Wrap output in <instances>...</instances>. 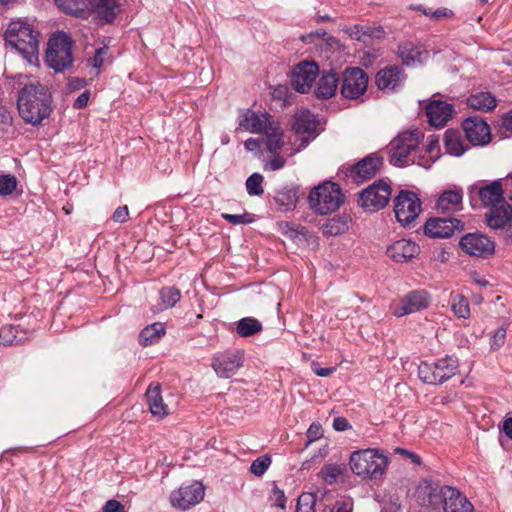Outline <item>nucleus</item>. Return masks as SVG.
<instances>
[{
    "label": "nucleus",
    "mask_w": 512,
    "mask_h": 512,
    "mask_svg": "<svg viewBox=\"0 0 512 512\" xmlns=\"http://www.w3.org/2000/svg\"><path fill=\"white\" fill-rule=\"evenodd\" d=\"M450 305L453 313L463 319H467L470 316L469 302L466 297L461 294L450 295Z\"/></svg>",
    "instance_id": "nucleus-39"
},
{
    "label": "nucleus",
    "mask_w": 512,
    "mask_h": 512,
    "mask_svg": "<svg viewBox=\"0 0 512 512\" xmlns=\"http://www.w3.org/2000/svg\"><path fill=\"white\" fill-rule=\"evenodd\" d=\"M506 338V329L500 327L495 331L493 336L491 337V348L496 350L499 349L505 342Z\"/></svg>",
    "instance_id": "nucleus-51"
},
{
    "label": "nucleus",
    "mask_w": 512,
    "mask_h": 512,
    "mask_svg": "<svg viewBox=\"0 0 512 512\" xmlns=\"http://www.w3.org/2000/svg\"><path fill=\"white\" fill-rule=\"evenodd\" d=\"M262 330V324L255 318L245 317L238 321L236 331L241 337L252 336Z\"/></svg>",
    "instance_id": "nucleus-38"
},
{
    "label": "nucleus",
    "mask_w": 512,
    "mask_h": 512,
    "mask_svg": "<svg viewBox=\"0 0 512 512\" xmlns=\"http://www.w3.org/2000/svg\"><path fill=\"white\" fill-rule=\"evenodd\" d=\"M269 115H258L255 112L247 111L239 118V126L251 133H263L270 124Z\"/></svg>",
    "instance_id": "nucleus-25"
},
{
    "label": "nucleus",
    "mask_w": 512,
    "mask_h": 512,
    "mask_svg": "<svg viewBox=\"0 0 512 512\" xmlns=\"http://www.w3.org/2000/svg\"><path fill=\"white\" fill-rule=\"evenodd\" d=\"M263 176L259 173H253L246 180V190L251 196L262 195L264 190L262 188Z\"/></svg>",
    "instance_id": "nucleus-45"
},
{
    "label": "nucleus",
    "mask_w": 512,
    "mask_h": 512,
    "mask_svg": "<svg viewBox=\"0 0 512 512\" xmlns=\"http://www.w3.org/2000/svg\"><path fill=\"white\" fill-rule=\"evenodd\" d=\"M458 360L452 356L432 363L422 362L418 367L419 378L427 384L439 385L453 377L458 371Z\"/></svg>",
    "instance_id": "nucleus-7"
},
{
    "label": "nucleus",
    "mask_w": 512,
    "mask_h": 512,
    "mask_svg": "<svg viewBox=\"0 0 512 512\" xmlns=\"http://www.w3.org/2000/svg\"><path fill=\"white\" fill-rule=\"evenodd\" d=\"M505 245H512V220L499 232Z\"/></svg>",
    "instance_id": "nucleus-55"
},
{
    "label": "nucleus",
    "mask_w": 512,
    "mask_h": 512,
    "mask_svg": "<svg viewBox=\"0 0 512 512\" xmlns=\"http://www.w3.org/2000/svg\"><path fill=\"white\" fill-rule=\"evenodd\" d=\"M391 191L387 182L376 181L360 193V205L369 211L380 210L388 204Z\"/></svg>",
    "instance_id": "nucleus-11"
},
{
    "label": "nucleus",
    "mask_w": 512,
    "mask_h": 512,
    "mask_svg": "<svg viewBox=\"0 0 512 512\" xmlns=\"http://www.w3.org/2000/svg\"><path fill=\"white\" fill-rule=\"evenodd\" d=\"M86 86V81L81 78L71 79L68 83L70 91L80 90Z\"/></svg>",
    "instance_id": "nucleus-61"
},
{
    "label": "nucleus",
    "mask_w": 512,
    "mask_h": 512,
    "mask_svg": "<svg viewBox=\"0 0 512 512\" xmlns=\"http://www.w3.org/2000/svg\"><path fill=\"white\" fill-rule=\"evenodd\" d=\"M462 198L460 189L444 191L437 200V208L443 212L458 211L462 207Z\"/></svg>",
    "instance_id": "nucleus-30"
},
{
    "label": "nucleus",
    "mask_w": 512,
    "mask_h": 512,
    "mask_svg": "<svg viewBox=\"0 0 512 512\" xmlns=\"http://www.w3.org/2000/svg\"><path fill=\"white\" fill-rule=\"evenodd\" d=\"M467 104L475 110L489 112L496 107L497 100L490 92H477L468 97Z\"/></svg>",
    "instance_id": "nucleus-31"
},
{
    "label": "nucleus",
    "mask_w": 512,
    "mask_h": 512,
    "mask_svg": "<svg viewBox=\"0 0 512 512\" xmlns=\"http://www.w3.org/2000/svg\"><path fill=\"white\" fill-rule=\"evenodd\" d=\"M418 504L429 512H474L473 505L450 486L423 479L415 492Z\"/></svg>",
    "instance_id": "nucleus-1"
},
{
    "label": "nucleus",
    "mask_w": 512,
    "mask_h": 512,
    "mask_svg": "<svg viewBox=\"0 0 512 512\" xmlns=\"http://www.w3.org/2000/svg\"><path fill=\"white\" fill-rule=\"evenodd\" d=\"M318 121L313 113L308 110H301L295 114L293 129L297 134L316 135Z\"/></svg>",
    "instance_id": "nucleus-28"
},
{
    "label": "nucleus",
    "mask_w": 512,
    "mask_h": 512,
    "mask_svg": "<svg viewBox=\"0 0 512 512\" xmlns=\"http://www.w3.org/2000/svg\"><path fill=\"white\" fill-rule=\"evenodd\" d=\"M478 195L484 206L492 207V205L502 204L505 201L503 197V186L501 180H495L490 184L480 187Z\"/></svg>",
    "instance_id": "nucleus-26"
},
{
    "label": "nucleus",
    "mask_w": 512,
    "mask_h": 512,
    "mask_svg": "<svg viewBox=\"0 0 512 512\" xmlns=\"http://www.w3.org/2000/svg\"><path fill=\"white\" fill-rule=\"evenodd\" d=\"M454 114L453 105L442 101L432 100L426 106L428 122L434 127H443Z\"/></svg>",
    "instance_id": "nucleus-21"
},
{
    "label": "nucleus",
    "mask_w": 512,
    "mask_h": 512,
    "mask_svg": "<svg viewBox=\"0 0 512 512\" xmlns=\"http://www.w3.org/2000/svg\"><path fill=\"white\" fill-rule=\"evenodd\" d=\"M460 248L468 255L487 258L495 251V243L482 233H468L459 242Z\"/></svg>",
    "instance_id": "nucleus-12"
},
{
    "label": "nucleus",
    "mask_w": 512,
    "mask_h": 512,
    "mask_svg": "<svg viewBox=\"0 0 512 512\" xmlns=\"http://www.w3.org/2000/svg\"><path fill=\"white\" fill-rule=\"evenodd\" d=\"M368 76L358 67L346 68L342 73L341 95L346 99H358L367 90Z\"/></svg>",
    "instance_id": "nucleus-10"
},
{
    "label": "nucleus",
    "mask_w": 512,
    "mask_h": 512,
    "mask_svg": "<svg viewBox=\"0 0 512 512\" xmlns=\"http://www.w3.org/2000/svg\"><path fill=\"white\" fill-rule=\"evenodd\" d=\"M382 166L383 158L376 153H372L349 167L346 175L351 177L353 182L360 183L373 178Z\"/></svg>",
    "instance_id": "nucleus-14"
},
{
    "label": "nucleus",
    "mask_w": 512,
    "mask_h": 512,
    "mask_svg": "<svg viewBox=\"0 0 512 512\" xmlns=\"http://www.w3.org/2000/svg\"><path fill=\"white\" fill-rule=\"evenodd\" d=\"M421 211V201L411 191H401L394 199V212L398 222L410 225Z\"/></svg>",
    "instance_id": "nucleus-9"
},
{
    "label": "nucleus",
    "mask_w": 512,
    "mask_h": 512,
    "mask_svg": "<svg viewBox=\"0 0 512 512\" xmlns=\"http://www.w3.org/2000/svg\"><path fill=\"white\" fill-rule=\"evenodd\" d=\"M467 140L474 146L486 145L491 139V131L486 121L478 116L468 117L462 123Z\"/></svg>",
    "instance_id": "nucleus-17"
},
{
    "label": "nucleus",
    "mask_w": 512,
    "mask_h": 512,
    "mask_svg": "<svg viewBox=\"0 0 512 512\" xmlns=\"http://www.w3.org/2000/svg\"><path fill=\"white\" fill-rule=\"evenodd\" d=\"M204 497V487L200 482L183 485L170 495V503L180 510H187L198 504Z\"/></svg>",
    "instance_id": "nucleus-13"
},
{
    "label": "nucleus",
    "mask_w": 512,
    "mask_h": 512,
    "mask_svg": "<svg viewBox=\"0 0 512 512\" xmlns=\"http://www.w3.org/2000/svg\"><path fill=\"white\" fill-rule=\"evenodd\" d=\"M318 75L319 67L315 62L303 61L295 66L291 84L297 92L307 93Z\"/></svg>",
    "instance_id": "nucleus-16"
},
{
    "label": "nucleus",
    "mask_w": 512,
    "mask_h": 512,
    "mask_svg": "<svg viewBox=\"0 0 512 512\" xmlns=\"http://www.w3.org/2000/svg\"><path fill=\"white\" fill-rule=\"evenodd\" d=\"M15 331L16 328L12 325L3 326L0 329V342L5 346L13 345L16 338Z\"/></svg>",
    "instance_id": "nucleus-49"
},
{
    "label": "nucleus",
    "mask_w": 512,
    "mask_h": 512,
    "mask_svg": "<svg viewBox=\"0 0 512 512\" xmlns=\"http://www.w3.org/2000/svg\"><path fill=\"white\" fill-rule=\"evenodd\" d=\"M73 41L65 32H57L48 41L46 63L55 72H64L73 64Z\"/></svg>",
    "instance_id": "nucleus-6"
},
{
    "label": "nucleus",
    "mask_w": 512,
    "mask_h": 512,
    "mask_svg": "<svg viewBox=\"0 0 512 512\" xmlns=\"http://www.w3.org/2000/svg\"><path fill=\"white\" fill-rule=\"evenodd\" d=\"M146 397L149 410L154 416L163 418L168 415V407L163 401L159 384H151L146 391Z\"/></svg>",
    "instance_id": "nucleus-29"
},
{
    "label": "nucleus",
    "mask_w": 512,
    "mask_h": 512,
    "mask_svg": "<svg viewBox=\"0 0 512 512\" xmlns=\"http://www.w3.org/2000/svg\"><path fill=\"white\" fill-rule=\"evenodd\" d=\"M270 464H271V459L269 456L258 457L257 459H255L252 462V464L250 466V471L255 476H262L267 471Z\"/></svg>",
    "instance_id": "nucleus-48"
},
{
    "label": "nucleus",
    "mask_w": 512,
    "mask_h": 512,
    "mask_svg": "<svg viewBox=\"0 0 512 512\" xmlns=\"http://www.w3.org/2000/svg\"><path fill=\"white\" fill-rule=\"evenodd\" d=\"M343 469L338 464H326L322 467L319 476L326 484H333L342 474Z\"/></svg>",
    "instance_id": "nucleus-42"
},
{
    "label": "nucleus",
    "mask_w": 512,
    "mask_h": 512,
    "mask_svg": "<svg viewBox=\"0 0 512 512\" xmlns=\"http://www.w3.org/2000/svg\"><path fill=\"white\" fill-rule=\"evenodd\" d=\"M52 96L40 83L25 85L18 93L17 107L24 122L39 126L52 112Z\"/></svg>",
    "instance_id": "nucleus-2"
},
{
    "label": "nucleus",
    "mask_w": 512,
    "mask_h": 512,
    "mask_svg": "<svg viewBox=\"0 0 512 512\" xmlns=\"http://www.w3.org/2000/svg\"><path fill=\"white\" fill-rule=\"evenodd\" d=\"M333 428L337 431H345L349 428V423L344 417H336L333 420Z\"/></svg>",
    "instance_id": "nucleus-59"
},
{
    "label": "nucleus",
    "mask_w": 512,
    "mask_h": 512,
    "mask_svg": "<svg viewBox=\"0 0 512 512\" xmlns=\"http://www.w3.org/2000/svg\"><path fill=\"white\" fill-rule=\"evenodd\" d=\"M503 432L505 433V435H506L507 437H509L510 439H512V417L507 418V419L503 422Z\"/></svg>",
    "instance_id": "nucleus-64"
},
{
    "label": "nucleus",
    "mask_w": 512,
    "mask_h": 512,
    "mask_svg": "<svg viewBox=\"0 0 512 512\" xmlns=\"http://www.w3.org/2000/svg\"><path fill=\"white\" fill-rule=\"evenodd\" d=\"M65 13L85 18L89 11L85 0H54Z\"/></svg>",
    "instance_id": "nucleus-34"
},
{
    "label": "nucleus",
    "mask_w": 512,
    "mask_h": 512,
    "mask_svg": "<svg viewBox=\"0 0 512 512\" xmlns=\"http://www.w3.org/2000/svg\"><path fill=\"white\" fill-rule=\"evenodd\" d=\"M221 216L233 225L250 224L255 221V216L248 212H244L243 214L222 213Z\"/></svg>",
    "instance_id": "nucleus-47"
},
{
    "label": "nucleus",
    "mask_w": 512,
    "mask_h": 512,
    "mask_svg": "<svg viewBox=\"0 0 512 512\" xmlns=\"http://www.w3.org/2000/svg\"><path fill=\"white\" fill-rule=\"evenodd\" d=\"M103 512H125L124 506L117 500H108L103 508Z\"/></svg>",
    "instance_id": "nucleus-57"
},
{
    "label": "nucleus",
    "mask_w": 512,
    "mask_h": 512,
    "mask_svg": "<svg viewBox=\"0 0 512 512\" xmlns=\"http://www.w3.org/2000/svg\"><path fill=\"white\" fill-rule=\"evenodd\" d=\"M339 78L333 71L323 72L315 88V95L319 99L331 98L337 91Z\"/></svg>",
    "instance_id": "nucleus-27"
},
{
    "label": "nucleus",
    "mask_w": 512,
    "mask_h": 512,
    "mask_svg": "<svg viewBox=\"0 0 512 512\" xmlns=\"http://www.w3.org/2000/svg\"><path fill=\"white\" fill-rule=\"evenodd\" d=\"M349 464L354 474L363 478L378 479L384 473L387 458L376 449H365L353 452Z\"/></svg>",
    "instance_id": "nucleus-5"
},
{
    "label": "nucleus",
    "mask_w": 512,
    "mask_h": 512,
    "mask_svg": "<svg viewBox=\"0 0 512 512\" xmlns=\"http://www.w3.org/2000/svg\"><path fill=\"white\" fill-rule=\"evenodd\" d=\"M288 94V88L285 85H278L274 88L272 95L275 99L285 100Z\"/></svg>",
    "instance_id": "nucleus-60"
},
{
    "label": "nucleus",
    "mask_w": 512,
    "mask_h": 512,
    "mask_svg": "<svg viewBox=\"0 0 512 512\" xmlns=\"http://www.w3.org/2000/svg\"><path fill=\"white\" fill-rule=\"evenodd\" d=\"M308 199L311 208L319 214H328L337 210L343 201L339 186L330 181L315 187Z\"/></svg>",
    "instance_id": "nucleus-8"
},
{
    "label": "nucleus",
    "mask_w": 512,
    "mask_h": 512,
    "mask_svg": "<svg viewBox=\"0 0 512 512\" xmlns=\"http://www.w3.org/2000/svg\"><path fill=\"white\" fill-rule=\"evenodd\" d=\"M335 371L334 367H313V372L320 377H327Z\"/></svg>",
    "instance_id": "nucleus-62"
},
{
    "label": "nucleus",
    "mask_w": 512,
    "mask_h": 512,
    "mask_svg": "<svg viewBox=\"0 0 512 512\" xmlns=\"http://www.w3.org/2000/svg\"><path fill=\"white\" fill-rule=\"evenodd\" d=\"M273 499H274V505L285 509L286 507V497L282 490H280L278 487H275L273 489Z\"/></svg>",
    "instance_id": "nucleus-54"
},
{
    "label": "nucleus",
    "mask_w": 512,
    "mask_h": 512,
    "mask_svg": "<svg viewBox=\"0 0 512 512\" xmlns=\"http://www.w3.org/2000/svg\"><path fill=\"white\" fill-rule=\"evenodd\" d=\"M265 138V146L266 149L270 153H277L284 145L283 141V131L275 126V123L269 125V127L262 133Z\"/></svg>",
    "instance_id": "nucleus-33"
},
{
    "label": "nucleus",
    "mask_w": 512,
    "mask_h": 512,
    "mask_svg": "<svg viewBox=\"0 0 512 512\" xmlns=\"http://www.w3.org/2000/svg\"><path fill=\"white\" fill-rule=\"evenodd\" d=\"M422 134L419 130L404 131L399 133L389 144V162L398 167L407 166L416 162V151Z\"/></svg>",
    "instance_id": "nucleus-4"
},
{
    "label": "nucleus",
    "mask_w": 512,
    "mask_h": 512,
    "mask_svg": "<svg viewBox=\"0 0 512 512\" xmlns=\"http://www.w3.org/2000/svg\"><path fill=\"white\" fill-rule=\"evenodd\" d=\"M387 255L396 262H406L414 258L419 253V246L406 239L395 241L387 248Z\"/></svg>",
    "instance_id": "nucleus-23"
},
{
    "label": "nucleus",
    "mask_w": 512,
    "mask_h": 512,
    "mask_svg": "<svg viewBox=\"0 0 512 512\" xmlns=\"http://www.w3.org/2000/svg\"><path fill=\"white\" fill-rule=\"evenodd\" d=\"M464 229V223L454 217L430 218L424 226V233L433 238H449L455 232H461Z\"/></svg>",
    "instance_id": "nucleus-15"
},
{
    "label": "nucleus",
    "mask_w": 512,
    "mask_h": 512,
    "mask_svg": "<svg viewBox=\"0 0 512 512\" xmlns=\"http://www.w3.org/2000/svg\"><path fill=\"white\" fill-rule=\"evenodd\" d=\"M108 53V47H100L95 50V54L93 57H90L87 60V65L95 70V75H98L100 73V68L102 67L105 58Z\"/></svg>",
    "instance_id": "nucleus-46"
},
{
    "label": "nucleus",
    "mask_w": 512,
    "mask_h": 512,
    "mask_svg": "<svg viewBox=\"0 0 512 512\" xmlns=\"http://www.w3.org/2000/svg\"><path fill=\"white\" fill-rule=\"evenodd\" d=\"M161 300V309L172 308L175 306L180 298V290L175 287H164L159 291Z\"/></svg>",
    "instance_id": "nucleus-41"
},
{
    "label": "nucleus",
    "mask_w": 512,
    "mask_h": 512,
    "mask_svg": "<svg viewBox=\"0 0 512 512\" xmlns=\"http://www.w3.org/2000/svg\"><path fill=\"white\" fill-rule=\"evenodd\" d=\"M502 127L512 134V111L504 114L502 117Z\"/></svg>",
    "instance_id": "nucleus-63"
},
{
    "label": "nucleus",
    "mask_w": 512,
    "mask_h": 512,
    "mask_svg": "<svg viewBox=\"0 0 512 512\" xmlns=\"http://www.w3.org/2000/svg\"><path fill=\"white\" fill-rule=\"evenodd\" d=\"M487 226L495 231H501L512 220V206L506 201L492 205L485 213Z\"/></svg>",
    "instance_id": "nucleus-20"
},
{
    "label": "nucleus",
    "mask_w": 512,
    "mask_h": 512,
    "mask_svg": "<svg viewBox=\"0 0 512 512\" xmlns=\"http://www.w3.org/2000/svg\"><path fill=\"white\" fill-rule=\"evenodd\" d=\"M18 180L12 174L0 175V197L11 195L17 188Z\"/></svg>",
    "instance_id": "nucleus-43"
},
{
    "label": "nucleus",
    "mask_w": 512,
    "mask_h": 512,
    "mask_svg": "<svg viewBox=\"0 0 512 512\" xmlns=\"http://www.w3.org/2000/svg\"><path fill=\"white\" fill-rule=\"evenodd\" d=\"M445 149L448 154L457 157L463 155L466 150L461 136L457 132L451 130H448L445 133Z\"/></svg>",
    "instance_id": "nucleus-37"
},
{
    "label": "nucleus",
    "mask_w": 512,
    "mask_h": 512,
    "mask_svg": "<svg viewBox=\"0 0 512 512\" xmlns=\"http://www.w3.org/2000/svg\"><path fill=\"white\" fill-rule=\"evenodd\" d=\"M431 298L425 290H414L407 293L395 308L394 315L401 317L426 309L430 304Z\"/></svg>",
    "instance_id": "nucleus-18"
},
{
    "label": "nucleus",
    "mask_w": 512,
    "mask_h": 512,
    "mask_svg": "<svg viewBox=\"0 0 512 512\" xmlns=\"http://www.w3.org/2000/svg\"><path fill=\"white\" fill-rule=\"evenodd\" d=\"M165 334V327L162 323H153L144 328L140 335V343L144 346L152 345L160 340Z\"/></svg>",
    "instance_id": "nucleus-35"
},
{
    "label": "nucleus",
    "mask_w": 512,
    "mask_h": 512,
    "mask_svg": "<svg viewBox=\"0 0 512 512\" xmlns=\"http://www.w3.org/2000/svg\"><path fill=\"white\" fill-rule=\"evenodd\" d=\"M349 229V217L347 215H338L328 219L321 226V231L326 236H338Z\"/></svg>",
    "instance_id": "nucleus-32"
},
{
    "label": "nucleus",
    "mask_w": 512,
    "mask_h": 512,
    "mask_svg": "<svg viewBox=\"0 0 512 512\" xmlns=\"http://www.w3.org/2000/svg\"><path fill=\"white\" fill-rule=\"evenodd\" d=\"M331 512H353V501L351 499L338 500L333 505Z\"/></svg>",
    "instance_id": "nucleus-52"
},
{
    "label": "nucleus",
    "mask_w": 512,
    "mask_h": 512,
    "mask_svg": "<svg viewBox=\"0 0 512 512\" xmlns=\"http://www.w3.org/2000/svg\"><path fill=\"white\" fill-rule=\"evenodd\" d=\"M316 500L314 493H302L297 501L296 512H315Z\"/></svg>",
    "instance_id": "nucleus-44"
},
{
    "label": "nucleus",
    "mask_w": 512,
    "mask_h": 512,
    "mask_svg": "<svg viewBox=\"0 0 512 512\" xmlns=\"http://www.w3.org/2000/svg\"><path fill=\"white\" fill-rule=\"evenodd\" d=\"M421 52L411 43L399 46V55L407 66H413L421 61Z\"/></svg>",
    "instance_id": "nucleus-40"
},
{
    "label": "nucleus",
    "mask_w": 512,
    "mask_h": 512,
    "mask_svg": "<svg viewBox=\"0 0 512 512\" xmlns=\"http://www.w3.org/2000/svg\"><path fill=\"white\" fill-rule=\"evenodd\" d=\"M89 4L96 18L105 23L113 22L121 11L117 0H90Z\"/></svg>",
    "instance_id": "nucleus-24"
},
{
    "label": "nucleus",
    "mask_w": 512,
    "mask_h": 512,
    "mask_svg": "<svg viewBox=\"0 0 512 512\" xmlns=\"http://www.w3.org/2000/svg\"><path fill=\"white\" fill-rule=\"evenodd\" d=\"M321 435H322L321 426L314 424V423L311 424L307 431V437H308L307 445L310 444L311 442L315 441L316 439H318Z\"/></svg>",
    "instance_id": "nucleus-58"
},
{
    "label": "nucleus",
    "mask_w": 512,
    "mask_h": 512,
    "mask_svg": "<svg viewBox=\"0 0 512 512\" xmlns=\"http://www.w3.org/2000/svg\"><path fill=\"white\" fill-rule=\"evenodd\" d=\"M298 190L294 186H286L282 188L275 196V201L285 210L292 209L296 206L298 199Z\"/></svg>",
    "instance_id": "nucleus-36"
},
{
    "label": "nucleus",
    "mask_w": 512,
    "mask_h": 512,
    "mask_svg": "<svg viewBox=\"0 0 512 512\" xmlns=\"http://www.w3.org/2000/svg\"><path fill=\"white\" fill-rule=\"evenodd\" d=\"M5 40L29 63L38 61L39 33L25 21H12L6 32Z\"/></svg>",
    "instance_id": "nucleus-3"
},
{
    "label": "nucleus",
    "mask_w": 512,
    "mask_h": 512,
    "mask_svg": "<svg viewBox=\"0 0 512 512\" xmlns=\"http://www.w3.org/2000/svg\"><path fill=\"white\" fill-rule=\"evenodd\" d=\"M129 209L128 206H119L112 215V220L117 223H124L128 220Z\"/></svg>",
    "instance_id": "nucleus-53"
},
{
    "label": "nucleus",
    "mask_w": 512,
    "mask_h": 512,
    "mask_svg": "<svg viewBox=\"0 0 512 512\" xmlns=\"http://www.w3.org/2000/svg\"><path fill=\"white\" fill-rule=\"evenodd\" d=\"M272 154L274 156L271 160L266 162V164L264 166L265 170L276 171V170L282 169L286 164L285 158L282 157L278 152L272 153Z\"/></svg>",
    "instance_id": "nucleus-50"
},
{
    "label": "nucleus",
    "mask_w": 512,
    "mask_h": 512,
    "mask_svg": "<svg viewBox=\"0 0 512 512\" xmlns=\"http://www.w3.org/2000/svg\"><path fill=\"white\" fill-rule=\"evenodd\" d=\"M90 97V92L85 90L74 101L73 108L83 109L87 106Z\"/></svg>",
    "instance_id": "nucleus-56"
},
{
    "label": "nucleus",
    "mask_w": 512,
    "mask_h": 512,
    "mask_svg": "<svg viewBox=\"0 0 512 512\" xmlns=\"http://www.w3.org/2000/svg\"><path fill=\"white\" fill-rule=\"evenodd\" d=\"M243 365V356L240 351L225 352L212 360V368L221 378H230Z\"/></svg>",
    "instance_id": "nucleus-19"
},
{
    "label": "nucleus",
    "mask_w": 512,
    "mask_h": 512,
    "mask_svg": "<svg viewBox=\"0 0 512 512\" xmlns=\"http://www.w3.org/2000/svg\"><path fill=\"white\" fill-rule=\"evenodd\" d=\"M403 70L398 66H390L380 70L376 76V84L380 90L394 91L404 81Z\"/></svg>",
    "instance_id": "nucleus-22"
}]
</instances>
